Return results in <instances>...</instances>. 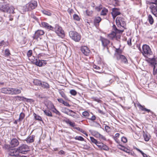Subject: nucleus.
Masks as SVG:
<instances>
[{
  "mask_svg": "<svg viewBox=\"0 0 157 157\" xmlns=\"http://www.w3.org/2000/svg\"><path fill=\"white\" fill-rule=\"evenodd\" d=\"M101 18L99 17H97L95 18L94 23L95 24H98L101 21Z\"/></svg>",
  "mask_w": 157,
  "mask_h": 157,
  "instance_id": "obj_38",
  "label": "nucleus"
},
{
  "mask_svg": "<svg viewBox=\"0 0 157 157\" xmlns=\"http://www.w3.org/2000/svg\"><path fill=\"white\" fill-rule=\"evenodd\" d=\"M59 93L62 98L66 100H68V98L66 96L63 91L61 90H59Z\"/></svg>",
  "mask_w": 157,
  "mask_h": 157,
  "instance_id": "obj_31",
  "label": "nucleus"
},
{
  "mask_svg": "<svg viewBox=\"0 0 157 157\" xmlns=\"http://www.w3.org/2000/svg\"><path fill=\"white\" fill-rule=\"evenodd\" d=\"M64 105L68 107H70L71 105L69 104V103L67 102L64 101L63 103Z\"/></svg>",
  "mask_w": 157,
  "mask_h": 157,
  "instance_id": "obj_56",
  "label": "nucleus"
},
{
  "mask_svg": "<svg viewBox=\"0 0 157 157\" xmlns=\"http://www.w3.org/2000/svg\"><path fill=\"white\" fill-rule=\"evenodd\" d=\"M19 153L17 148L10 150L9 152V155L11 156L18 157L19 156Z\"/></svg>",
  "mask_w": 157,
  "mask_h": 157,
  "instance_id": "obj_10",
  "label": "nucleus"
},
{
  "mask_svg": "<svg viewBox=\"0 0 157 157\" xmlns=\"http://www.w3.org/2000/svg\"><path fill=\"white\" fill-rule=\"evenodd\" d=\"M127 44L129 46H131L132 45L131 39H129L127 41Z\"/></svg>",
  "mask_w": 157,
  "mask_h": 157,
  "instance_id": "obj_59",
  "label": "nucleus"
},
{
  "mask_svg": "<svg viewBox=\"0 0 157 157\" xmlns=\"http://www.w3.org/2000/svg\"><path fill=\"white\" fill-rule=\"evenodd\" d=\"M3 45H4V47H5L7 46V44L4 40H2L0 41V46H2Z\"/></svg>",
  "mask_w": 157,
  "mask_h": 157,
  "instance_id": "obj_51",
  "label": "nucleus"
},
{
  "mask_svg": "<svg viewBox=\"0 0 157 157\" xmlns=\"http://www.w3.org/2000/svg\"><path fill=\"white\" fill-rule=\"evenodd\" d=\"M152 13L155 17H157V10L156 11L152 12Z\"/></svg>",
  "mask_w": 157,
  "mask_h": 157,
  "instance_id": "obj_63",
  "label": "nucleus"
},
{
  "mask_svg": "<svg viewBox=\"0 0 157 157\" xmlns=\"http://www.w3.org/2000/svg\"><path fill=\"white\" fill-rule=\"evenodd\" d=\"M75 140H78L81 141L84 140V139L81 136H76L74 138Z\"/></svg>",
  "mask_w": 157,
  "mask_h": 157,
  "instance_id": "obj_47",
  "label": "nucleus"
},
{
  "mask_svg": "<svg viewBox=\"0 0 157 157\" xmlns=\"http://www.w3.org/2000/svg\"><path fill=\"white\" fill-rule=\"evenodd\" d=\"M91 98L94 101H97L98 102L100 103L101 102V101L96 97H92Z\"/></svg>",
  "mask_w": 157,
  "mask_h": 157,
  "instance_id": "obj_50",
  "label": "nucleus"
},
{
  "mask_svg": "<svg viewBox=\"0 0 157 157\" xmlns=\"http://www.w3.org/2000/svg\"><path fill=\"white\" fill-rule=\"evenodd\" d=\"M41 24L42 27L46 29L52 31L54 30V28L46 22H42Z\"/></svg>",
  "mask_w": 157,
  "mask_h": 157,
  "instance_id": "obj_13",
  "label": "nucleus"
},
{
  "mask_svg": "<svg viewBox=\"0 0 157 157\" xmlns=\"http://www.w3.org/2000/svg\"><path fill=\"white\" fill-rule=\"evenodd\" d=\"M153 1L152 2H146L147 4L151 5L149 8L151 10V13L157 10L156 6L157 4V0H153Z\"/></svg>",
  "mask_w": 157,
  "mask_h": 157,
  "instance_id": "obj_6",
  "label": "nucleus"
},
{
  "mask_svg": "<svg viewBox=\"0 0 157 157\" xmlns=\"http://www.w3.org/2000/svg\"><path fill=\"white\" fill-rule=\"evenodd\" d=\"M32 62L33 63L39 67H41L43 65L42 61L40 60L37 58H36V59L34 58V59L33 60Z\"/></svg>",
  "mask_w": 157,
  "mask_h": 157,
  "instance_id": "obj_14",
  "label": "nucleus"
},
{
  "mask_svg": "<svg viewBox=\"0 0 157 157\" xmlns=\"http://www.w3.org/2000/svg\"><path fill=\"white\" fill-rule=\"evenodd\" d=\"M90 117H88L87 118L90 120L92 121H94L96 120V117L92 113H90Z\"/></svg>",
  "mask_w": 157,
  "mask_h": 157,
  "instance_id": "obj_32",
  "label": "nucleus"
},
{
  "mask_svg": "<svg viewBox=\"0 0 157 157\" xmlns=\"http://www.w3.org/2000/svg\"><path fill=\"white\" fill-rule=\"evenodd\" d=\"M51 108L52 109V111L53 112L58 115L59 116L60 115V113L57 110L56 108H55L54 106L53 105H52L51 106Z\"/></svg>",
  "mask_w": 157,
  "mask_h": 157,
  "instance_id": "obj_30",
  "label": "nucleus"
},
{
  "mask_svg": "<svg viewBox=\"0 0 157 157\" xmlns=\"http://www.w3.org/2000/svg\"><path fill=\"white\" fill-rule=\"evenodd\" d=\"M70 37L76 42H79L81 39V35L75 31H70L69 32Z\"/></svg>",
  "mask_w": 157,
  "mask_h": 157,
  "instance_id": "obj_3",
  "label": "nucleus"
},
{
  "mask_svg": "<svg viewBox=\"0 0 157 157\" xmlns=\"http://www.w3.org/2000/svg\"><path fill=\"white\" fill-rule=\"evenodd\" d=\"M42 12L44 14L48 16H51L52 14L50 12L45 10H43Z\"/></svg>",
  "mask_w": 157,
  "mask_h": 157,
  "instance_id": "obj_48",
  "label": "nucleus"
},
{
  "mask_svg": "<svg viewBox=\"0 0 157 157\" xmlns=\"http://www.w3.org/2000/svg\"><path fill=\"white\" fill-rule=\"evenodd\" d=\"M5 56L6 57L9 56L10 55V53L9 50L8 49H6L5 51Z\"/></svg>",
  "mask_w": 157,
  "mask_h": 157,
  "instance_id": "obj_40",
  "label": "nucleus"
},
{
  "mask_svg": "<svg viewBox=\"0 0 157 157\" xmlns=\"http://www.w3.org/2000/svg\"><path fill=\"white\" fill-rule=\"evenodd\" d=\"M81 50L83 54L86 56H89L90 52L89 48L86 46L82 47L81 48Z\"/></svg>",
  "mask_w": 157,
  "mask_h": 157,
  "instance_id": "obj_9",
  "label": "nucleus"
},
{
  "mask_svg": "<svg viewBox=\"0 0 157 157\" xmlns=\"http://www.w3.org/2000/svg\"><path fill=\"white\" fill-rule=\"evenodd\" d=\"M32 50H29L28 52H27V56L28 57H29L32 56Z\"/></svg>",
  "mask_w": 157,
  "mask_h": 157,
  "instance_id": "obj_53",
  "label": "nucleus"
},
{
  "mask_svg": "<svg viewBox=\"0 0 157 157\" xmlns=\"http://www.w3.org/2000/svg\"><path fill=\"white\" fill-rule=\"evenodd\" d=\"M93 68L95 69L99 70L100 69V67L96 66L95 65H94L93 66Z\"/></svg>",
  "mask_w": 157,
  "mask_h": 157,
  "instance_id": "obj_58",
  "label": "nucleus"
},
{
  "mask_svg": "<svg viewBox=\"0 0 157 157\" xmlns=\"http://www.w3.org/2000/svg\"><path fill=\"white\" fill-rule=\"evenodd\" d=\"M41 81L39 80L35 79L34 80L33 83L35 85L40 86L41 84Z\"/></svg>",
  "mask_w": 157,
  "mask_h": 157,
  "instance_id": "obj_34",
  "label": "nucleus"
},
{
  "mask_svg": "<svg viewBox=\"0 0 157 157\" xmlns=\"http://www.w3.org/2000/svg\"><path fill=\"white\" fill-rule=\"evenodd\" d=\"M147 20L149 23L152 25L154 23V19L152 16L151 14H149L148 16Z\"/></svg>",
  "mask_w": 157,
  "mask_h": 157,
  "instance_id": "obj_29",
  "label": "nucleus"
},
{
  "mask_svg": "<svg viewBox=\"0 0 157 157\" xmlns=\"http://www.w3.org/2000/svg\"><path fill=\"white\" fill-rule=\"evenodd\" d=\"M113 28L114 31L116 33H116H122L124 32V30H122L117 29L115 25H113Z\"/></svg>",
  "mask_w": 157,
  "mask_h": 157,
  "instance_id": "obj_24",
  "label": "nucleus"
},
{
  "mask_svg": "<svg viewBox=\"0 0 157 157\" xmlns=\"http://www.w3.org/2000/svg\"><path fill=\"white\" fill-rule=\"evenodd\" d=\"M14 8L13 6L8 7L6 11V13H13L14 12Z\"/></svg>",
  "mask_w": 157,
  "mask_h": 157,
  "instance_id": "obj_28",
  "label": "nucleus"
},
{
  "mask_svg": "<svg viewBox=\"0 0 157 157\" xmlns=\"http://www.w3.org/2000/svg\"><path fill=\"white\" fill-rule=\"evenodd\" d=\"M139 49L143 55L145 57H147L151 55L152 52L149 46L147 45L144 44L142 47V51H141V49L140 46H138Z\"/></svg>",
  "mask_w": 157,
  "mask_h": 157,
  "instance_id": "obj_1",
  "label": "nucleus"
},
{
  "mask_svg": "<svg viewBox=\"0 0 157 157\" xmlns=\"http://www.w3.org/2000/svg\"><path fill=\"white\" fill-rule=\"evenodd\" d=\"M112 14L114 15H118L121 14V13L119 11L118 9L117 8H113L112 9Z\"/></svg>",
  "mask_w": 157,
  "mask_h": 157,
  "instance_id": "obj_22",
  "label": "nucleus"
},
{
  "mask_svg": "<svg viewBox=\"0 0 157 157\" xmlns=\"http://www.w3.org/2000/svg\"><path fill=\"white\" fill-rule=\"evenodd\" d=\"M37 2L36 1L32 0L23 7V10L25 11L35 9L37 7Z\"/></svg>",
  "mask_w": 157,
  "mask_h": 157,
  "instance_id": "obj_2",
  "label": "nucleus"
},
{
  "mask_svg": "<svg viewBox=\"0 0 157 157\" xmlns=\"http://www.w3.org/2000/svg\"><path fill=\"white\" fill-rule=\"evenodd\" d=\"M136 149L137 150V151H138L139 152H140L141 154L142 155H143L144 154V153L142 151H141V150H140L139 149L137 148H136Z\"/></svg>",
  "mask_w": 157,
  "mask_h": 157,
  "instance_id": "obj_64",
  "label": "nucleus"
},
{
  "mask_svg": "<svg viewBox=\"0 0 157 157\" xmlns=\"http://www.w3.org/2000/svg\"><path fill=\"white\" fill-rule=\"evenodd\" d=\"M70 93L72 95L75 96L77 94L76 91L74 90H72L70 91Z\"/></svg>",
  "mask_w": 157,
  "mask_h": 157,
  "instance_id": "obj_52",
  "label": "nucleus"
},
{
  "mask_svg": "<svg viewBox=\"0 0 157 157\" xmlns=\"http://www.w3.org/2000/svg\"><path fill=\"white\" fill-rule=\"evenodd\" d=\"M34 117H35V119L36 120L40 121H42V118L40 116H39L36 114L35 113H34Z\"/></svg>",
  "mask_w": 157,
  "mask_h": 157,
  "instance_id": "obj_42",
  "label": "nucleus"
},
{
  "mask_svg": "<svg viewBox=\"0 0 157 157\" xmlns=\"http://www.w3.org/2000/svg\"><path fill=\"white\" fill-rule=\"evenodd\" d=\"M21 90L18 89L16 88L12 89V95H16L21 93Z\"/></svg>",
  "mask_w": 157,
  "mask_h": 157,
  "instance_id": "obj_26",
  "label": "nucleus"
},
{
  "mask_svg": "<svg viewBox=\"0 0 157 157\" xmlns=\"http://www.w3.org/2000/svg\"><path fill=\"white\" fill-rule=\"evenodd\" d=\"M58 101L60 103H63L64 101L62 98L57 99Z\"/></svg>",
  "mask_w": 157,
  "mask_h": 157,
  "instance_id": "obj_60",
  "label": "nucleus"
},
{
  "mask_svg": "<svg viewBox=\"0 0 157 157\" xmlns=\"http://www.w3.org/2000/svg\"><path fill=\"white\" fill-rule=\"evenodd\" d=\"M9 6L8 4H4L0 7V10L3 12H6Z\"/></svg>",
  "mask_w": 157,
  "mask_h": 157,
  "instance_id": "obj_19",
  "label": "nucleus"
},
{
  "mask_svg": "<svg viewBox=\"0 0 157 157\" xmlns=\"http://www.w3.org/2000/svg\"><path fill=\"white\" fill-rule=\"evenodd\" d=\"M68 115L71 116L72 117L75 118H78V115H77L76 113L73 111L71 110H69V112Z\"/></svg>",
  "mask_w": 157,
  "mask_h": 157,
  "instance_id": "obj_20",
  "label": "nucleus"
},
{
  "mask_svg": "<svg viewBox=\"0 0 157 157\" xmlns=\"http://www.w3.org/2000/svg\"><path fill=\"white\" fill-rule=\"evenodd\" d=\"M98 147L101 149L107 151L109 149L108 147L102 143L99 142L98 145H97Z\"/></svg>",
  "mask_w": 157,
  "mask_h": 157,
  "instance_id": "obj_18",
  "label": "nucleus"
},
{
  "mask_svg": "<svg viewBox=\"0 0 157 157\" xmlns=\"http://www.w3.org/2000/svg\"><path fill=\"white\" fill-rule=\"evenodd\" d=\"M150 63L153 67V74L155 75L157 73V59L153 58Z\"/></svg>",
  "mask_w": 157,
  "mask_h": 157,
  "instance_id": "obj_8",
  "label": "nucleus"
},
{
  "mask_svg": "<svg viewBox=\"0 0 157 157\" xmlns=\"http://www.w3.org/2000/svg\"><path fill=\"white\" fill-rule=\"evenodd\" d=\"M55 30V32L58 35L63 38L64 36V32L62 29V28L58 25H56L55 28H54V30Z\"/></svg>",
  "mask_w": 157,
  "mask_h": 157,
  "instance_id": "obj_5",
  "label": "nucleus"
},
{
  "mask_svg": "<svg viewBox=\"0 0 157 157\" xmlns=\"http://www.w3.org/2000/svg\"><path fill=\"white\" fill-rule=\"evenodd\" d=\"M35 136L34 135H32L29 136L26 139V141L27 143H32L34 141Z\"/></svg>",
  "mask_w": 157,
  "mask_h": 157,
  "instance_id": "obj_21",
  "label": "nucleus"
},
{
  "mask_svg": "<svg viewBox=\"0 0 157 157\" xmlns=\"http://www.w3.org/2000/svg\"><path fill=\"white\" fill-rule=\"evenodd\" d=\"M117 60H121V61L124 63H127L128 60L125 56L122 55H118L116 58Z\"/></svg>",
  "mask_w": 157,
  "mask_h": 157,
  "instance_id": "obj_15",
  "label": "nucleus"
},
{
  "mask_svg": "<svg viewBox=\"0 0 157 157\" xmlns=\"http://www.w3.org/2000/svg\"><path fill=\"white\" fill-rule=\"evenodd\" d=\"M116 53L115 54V56L116 58L118 55H121V54L122 52V50L120 48H116Z\"/></svg>",
  "mask_w": 157,
  "mask_h": 157,
  "instance_id": "obj_35",
  "label": "nucleus"
},
{
  "mask_svg": "<svg viewBox=\"0 0 157 157\" xmlns=\"http://www.w3.org/2000/svg\"><path fill=\"white\" fill-rule=\"evenodd\" d=\"M108 12V10L107 9L104 8L102 10L101 14V15L105 16Z\"/></svg>",
  "mask_w": 157,
  "mask_h": 157,
  "instance_id": "obj_36",
  "label": "nucleus"
},
{
  "mask_svg": "<svg viewBox=\"0 0 157 157\" xmlns=\"http://www.w3.org/2000/svg\"><path fill=\"white\" fill-rule=\"evenodd\" d=\"M25 117V114L23 113H21L19 116V119H18V121H21Z\"/></svg>",
  "mask_w": 157,
  "mask_h": 157,
  "instance_id": "obj_39",
  "label": "nucleus"
},
{
  "mask_svg": "<svg viewBox=\"0 0 157 157\" xmlns=\"http://www.w3.org/2000/svg\"><path fill=\"white\" fill-rule=\"evenodd\" d=\"M45 89H48L49 88V85L47 83L44 82H41L40 86Z\"/></svg>",
  "mask_w": 157,
  "mask_h": 157,
  "instance_id": "obj_25",
  "label": "nucleus"
},
{
  "mask_svg": "<svg viewBox=\"0 0 157 157\" xmlns=\"http://www.w3.org/2000/svg\"><path fill=\"white\" fill-rule=\"evenodd\" d=\"M10 144L12 147L17 146L19 144L18 140L15 138L13 139L11 141Z\"/></svg>",
  "mask_w": 157,
  "mask_h": 157,
  "instance_id": "obj_16",
  "label": "nucleus"
},
{
  "mask_svg": "<svg viewBox=\"0 0 157 157\" xmlns=\"http://www.w3.org/2000/svg\"><path fill=\"white\" fill-rule=\"evenodd\" d=\"M19 153L25 154L29 151V146L26 144H23L17 148Z\"/></svg>",
  "mask_w": 157,
  "mask_h": 157,
  "instance_id": "obj_7",
  "label": "nucleus"
},
{
  "mask_svg": "<svg viewBox=\"0 0 157 157\" xmlns=\"http://www.w3.org/2000/svg\"><path fill=\"white\" fill-rule=\"evenodd\" d=\"M116 35V33L113 31L108 35V36L110 38L113 39L115 37Z\"/></svg>",
  "mask_w": 157,
  "mask_h": 157,
  "instance_id": "obj_37",
  "label": "nucleus"
},
{
  "mask_svg": "<svg viewBox=\"0 0 157 157\" xmlns=\"http://www.w3.org/2000/svg\"><path fill=\"white\" fill-rule=\"evenodd\" d=\"M44 33L43 30H38L35 32L33 38L34 39H37L40 36L44 35Z\"/></svg>",
  "mask_w": 157,
  "mask_h": 157,
  "instance_id": "obj_11",
  "label": "nucleus"
},
{
  "mask_svg": "<svg viewBox=\"0 0 157 157\" xmlns=\"http://www.w3.org/2000/svg\"><path fill=\"white\" fill-rule=\"evenodd\" d=\"M67 123L69 124V125L72 127H74L75 126V124L74 122H73L70 121L69 119L67 120L66 121Z\"/></svg>",
  "mask_w": 157,
  "mask_h": 157,
  "instance_id": "obj_41",
  "label": "nucleus"
},
{
  "mask_svg": "<svg viewBox=\"0 0 157 157\" xmlns=\"http://www.w3.org/2000/svg\"><path fill=\"white\" fill-rule=\"evenodd\" d=\"M93 13V12L91 10H87L86 11V15L89 16H92Z\"/></svg>",
  "mask_w": 157,
  "mask_h": 157,
  "instance_id": "obj_43",
  "label": "nucleus"
},
{
  "mask_svg": "<svg viewBox=\"0 0 157 157\" xmlns=\"http://www.w3.org/2000/svg\"><path fill=\"white\" fill-rule=\"evenodd\" d=\"M101 40L102 45L104 47H107L110 43V41L109 40L104 38H101Z\"/></svg>",
  "mask_w": 157,
  "mask_h": 157,
  "instance_id": "obj_17",
  "label": "nucleus"
},
{
  "mask_svg": "<svg viewBox=\"0 0 157 157\" xmlns=\"http://www.w3.org/2000/svg\"><path fill=\"white\" fill-rule=\"evenodd\" d=\"M65 110L64 112H63L65 113L66 114L68 115V114L69 113V110H70V109H67V108H65Z\"/></svg>",
  "mask_w": 157,
  "mask_h": 157,
  "instance_id": "obj_57",
  "label": "nucleus"
},
{
  "mask_svg": "<svg viewBox=\"0 0 157 157\" xmlns=\"http://www.w3.org/2000/svg\"><path fill=\"white\" fill-rule=\"evenodd\" d=\"M145 108H144L143 106H142L141 105H140V109L143 111H145Z\"/></svg>",
  "mask_w": 157,
  "mask_h": 157,
  "instance_id": "obj_61",
  "label": "nucleus"
},
{
  "mask_svg": "<svg viewBox=\"0 0 157 157\" xmlns=\"http://www.w3.org/2000/svg\"><path fill=\"white\" fill-rule=\"evenodd\" d=\"M121 141L124 143H125L127 142V140L126 138L124 137H123L121 138Z\"/></svg>",
  "mask_w": 157,
  "mask_h": 157,
  "instance_id": "obj_55",
  "label": "nucleus"
},
{
  "mask_svg": "<svg viewBox=\"0 0 157 157\" xmlns=\"http://www.w3.org/2000/svg\"><path fill=\"white\" fill-rule=\"evenodd\" d=\"M107 78L108 80H109V82H112L113 81H114V80H116L117 78H118L116 77L115 76L111 75H108L107 76Z\"/></svg>",
  "mask_w": 157,
  "mask_h": 157,
  "instance_id": "obj_23",
  "label": "nucleus"
},
{
  "mask_svg": "<svg viewBox=\"0 0 157 157\" xmlns=\"http://www.w3.org/2000/svg\"><path fill=\"white\" fill-rule=\"evenodd\" d=\"M13 88H4L1 89L2 93L5 94L12 95Z\"/></svg>",
  "mask_w": 157,
  "mask_h": 157,
  "instance_id": "obj_12",
  "label": "nucleus"
},
{
  "mask_svg": "<svg viewBox=\"0 0 157 157\" xmlns=\"http://www.w3.org/2000/svg\"><path fill=\"white\" fill-rule=\"evenodd\" d=\"M116 23L117 26L124 28L126 22L124 18L121 16H118L116 19Z\"/></svg>",
  "mask_w": 157,
  "mask_h": 157,
  "instance_id": "obj_4",
  "label": "nucleus"
},
{
  "mask_svg": "<svg viewBox=\"0 0 157 157\" xmlns=\"http://www.w3.org/2000/svg\"><path fill=\"white\" fill-rule=\"evenodd\" d=\"M82 115L84 117H90V113H89L88 112L86 111H85L82 113Z\"/></svg>",
  "mask_w": 157,
  "mask_h": 157,
  "instance_id": "obj_45",
  "label": "nucleus"
},
{
  "mask_svg": "<svg viewBox=\"0 0 157 157\" xmlns=\"http://www.w3.org/2000/svg\"><path fill=\"white\" fill-rule=\"evenodd\" d=\"M44 112L45 115L48 117H52V115L51 112L48 110H44Z\"/></svg>",
  "mask_w": 157,
  "mask_h": 157,
  "instance_id": "obj_33",
  "label": "nucleus"
},
{
  "mask_svg": "<svg viewBox=\"0 0 157 157\" xmlns=\"http://www.w3.org/2000/svg\"><path fill=\"white\" fill-rule=\"evenodd\" d=\"M59 154L60 155H63L65 154V152L62 150H60L59 152Z\"/></svg>",
  "mask_w": 157,
  "mask_h": 157,
  "instance_id": "obj_62",
  "label": "nucleus"
},
{
  "mask_svg": "<svg viewBox=\"0 0 157 157\" xmlns=\"http://www.w3.org/2000/svg\"><path fill=\"white\" fill-rule=\"evenodd\" d=\"M94 133H95L96 136L97 137L99 138L100 139L105 140V138L102 135L100 134L98 132H94Z\"/></svg>",
  "mask_w": 157,
  "mask_h": 157,
  "instance_id": "obj_27",
  "label": "nucleus"
},
{
  "mask_svg": "<svg viewBox=\"0 0 157 157\" xmlns=\"http://www.w3.org/2000/svg\"><path fill=\"white\" fill-rule=\"evenodd\" d=\"M73 17L74 20H76L77 21L79 20L80 18L76 14H74L73 16Z\"/></svg>",
  "mask_w": 157,
  "mask_h": 157,
  "instance_id": "obj_49",
  "label": "nucleus"
},
{
  "mask_svg": "<svg viewBox=\"0 0 157 157\" xmlns=\"http://www.w3.org/2000/svg\"><path fill=\"white\" fill-rule=\"evenodd\" d=\"M121 148H120L121 150H122L123 151H124L127 153H129L130 152V150L128 149L127 148L125 147H124L123 146H121Z\"/></svg>",
  "mask_w": 157,
  "mask_h": 157,
  "instance_id": "obj_46",
  "label": "nucleus"
},
{
  "mask_svg": "<svg viewBox=\"0 0 157 157\" xmlns=\"http://www.w3.org/2000/svg\"><path fill=\"white\" fill-rule=\"evenodd\" d=\"M90 140H91V141L92 143L95 144L96 145H98V143H99V142H98V141H97V140H96L93 137H90Z\"/></svg>",
  "mask_w": 157,
  "mask_h": 157,
  "instance_id": "obj_44",
  "label": "nucleus"
},
{
  "mask_svg": "<svg viewBox=\"0 0 157 157\" xmlns=\"http://www.w3.org/2000/svg\"><path fill=\"white\" fill-rule=\"evenodd\" d=\"M144 138L146 141H148L149 140V136L147 134H145L144 135Z\"/></svg>",
  "mask_w": 157,
  "mask_h": 157,
  "instance_id": "obj_54",
  "label": "nucleus"
}]
</instances>
